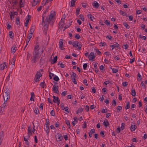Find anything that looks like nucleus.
<instances>
[{
  "label": "nucleus",
  "mask_w": 147,
  "mask_h": 147,
  "mask_svg": "<svg viewBox=\"0 0 147 147\" xmlns=\"http://www.w3.org/2000/svg\"><path fill=\"white\" fill-rule=\"evenodd\" d=\"M33 57L31 59V61L35 63L37 62V59H38L40 57L39 53L33 52Z\"/></svg>",
  "instance_id": "nucleus-2"
},
{
  "label": "nucleus",
  "mask_w": 147,
  "mask_h": 147,
  "mask_svg": "<svg viewBox=\"0 0 147 147\" xmlns=\"http://www.w3.org/2000/svg\"><path fill=\"white\" fill-rule=\"evenodd\" d=\"M83 83L85 84L86 86H87L88 85V84L87 83V81L86 80L84 79L83 81Z\"/></svg>",
  "instance_id": "nucleus-63"
},
{
  "label": "nucleus",
  "mask_w": 147,
  "mask_h": 147,
  "mask_svg": "<svg viewBox=\"0 0 147 147\" xmlns=\"http://www.w3.org/2000/svg\"><path fill=\"white\" fill-rule=\"evenodd\" d=\"M5 62H4L2 64H1L0 65V69L2 70L5 69V67H7V65H6L5 64Z\"/></svg>",
  "instance_id": "nucleus-17"
},
{
  "label": "nucleus",
  "mask_w": 147,
  "mask_h": 147,
  "mask_svg": "<svg viewBox=\"0 0 147 147\" xmlns=\"http://www.w3.org/2000/svg\"><path fill=\"white\" fill-rule=\"evenodd\" d=\"M10 76V73H9L8 74V76L7 77L6 79H5V81H6L7 82H8L9 80Z\"/></svg>",
  "instance_id": "nucleus-52"
},
{
  "label": "nucleus",
  "mask_w": 147,
  "mask_h": 147,
  "mask_svg": "<svg viewBox=\"0 0 147 147\" xmlns=\"http://www.w3.org/2000/svg\"><path fill=\"white\" fill-rule=\"evenodd\" d=\"M130 107V103L129 102H127L126 103V106L125 107V109H129Z\"/></svg>",
  "instance_id": "nucleus-30"
},
{
  "label": "nucleus",
  "mask_w": 147,
  "mask_h": 147,
  "mask_svg": "<svg viewBox=\"0 0 147 147\" xmlns=\"http://www.w3.org/2000/svg\"><path fill=\"white\" fill-rule=\"evenodd\" d=\"M83 111V109L82 108H80L78 109V110L76 111V113L78 114L79 113L82 112Z\"/></svg>",
  "instance_id": "nucleus-29"
},
{
  "label": "nucleus",
  "mask_w": 147,
  "mask_h": 147,
  "mask_svg": "<svg viewBox=\"0 0 147 147\" xmlns=\"http://www.w3.org/2000/svg\"><path fill=\"white\" fill-rule=\"evenodd\" d=\"M31 56V54L28 52V53L27 56V59H29Z\"/></svg>",
  "instance_id": "nucleus-62"
},
{
  "label": "nucleus",
  "mask_w": 147,
  "mask_h": 147,
  "mask_svg": "<svg viewBox=\"0 0 147 147\" xmlns=\"http://www.w3.org/2000/svg\"><path fill=\"white\" fill-rule=\"evenodd\" d=\"M57 56L55 57L52 60V61L53 62V63H54L57 62Z\"/></svg>",
  "instance_id": "nucleus-42"
},
{
  "label": "nucleus",
  "mask_w": 147,
  "mask_h": 147,
  "mask_svg": "<svg viewBox=\"0 0 147 147\" xmlns=\"http://www.w3.org/2000/svg\"><path fill=\"white\" fill-rule=\"evenodd\" d=\"M137 128L136 126L135 125H132L130 128L131 130V131H134Z\"/></svg>",
  "instance_id": "nucleus-23"
},
{
  "label": "nucleus",
  "mask_w": 147,
  "mask_h": 147,
  "mask_svg": "<svg viewBox=\"0 0 147 147\" xmlns=\"http://www.w3.org/2000/svg\"><path fill=\"white\" fill-rule=\"evenodd\" d=\"M123 24L124 26L127 29H129V26L127 23H124Z\"/></svg>",
  "instance_id": "nucleus-41"
},
{
  "label": "nucleus",
  "mask_w": 147,
  "mask_h": 147,
  "mask_svg": "<svg viewBox=\"0 0 147 147\" xmlns=\"http://www.w3.org/2000/svg\"><path fill=\"white\" fill-rule=\"evenodd\" d=\"M39 43H37L34 46V52L39 53Z\"/></svg>",
  "instance_id": "nucleus-10"
},
{
  "label": "nucleus",
  "mask_w": 147,
  "mask_h": 147,
  "mask_svg": "<svg viewBox=\"0 0 147 147\" xmlns=\"http://www.w3.org/2000/svg\"><path fill=\"white\" fill-rule=\"evenodd\" d=\"M75 38L77 39H79L80 38V37L79 34H76L75 35Z\"/></svg>",
  "instance_id": "nucleus-57"
},
{
  "label": "nucleus",
  "mask_w": 147,
  "mask_h": 147,
  "mask_svg": "<svg viewBox=\"0 0 147 147\" xmlns=\"http://www.w3.org/2000/svg\"><path fill=\"white\" fill-rule=\"evenodd\" d=\"M105 23L106 25H108L110 26V22L108 20H106Z\"/></svg>",
  "instance_id": "nucleus-47"
},
{
  "label": "nucleus",
  "mask_w": 147,
  "mask_h": 147,
  "mask_svg": "<svg viewBox=\"0 0 147 147\" xmlns=\"http://www.w3.org/2000/svg\"><path fill=\"white\" fill-rule=\"evenodd\" d=\"M44 129L45 131H46L47 134H49L50 130V128L49 125H46L44 127Z\"/></svg>",
  "instance_id": "nucleus-16"
},
{
  "label": "nucleus",
  "mask_w": 147,
  "mask_h": 147,
  "mask_svg": "<svg viewBox=\"0 0 147 147\" xmlns=\"http://www.w3.org/2000/svg\"><path fill=\"white\" fill-rule=\"evenodd\" d=\"M53 102L55 103H56L57 102H58L59 98L58 97H56L55 96H53Z\"/></svg>",
  "instance_id": "nucleus-19"
},
{
  "label": "nucleus",
  "mask_w": 147,
  "mask_h": 147,
  "mask_svg": "<svg viewBox=\"0 0 147 147\" xmlns=\"http://www.w3.org/2000/svg\"><path fill=\"white\" fill-rule=\"evenodd\" d=\"M111 47L112 50H113L115 47L118 48L119 47V45L117 42H115L113 45L110 46Z\"/></svg>",
  "instance_id": "nucleus-15"
},
{
  "label": "nucleus",
  "mask_w": 147,
  "mask_h": 147,
  "mask_svg": "<svg viewBox=\"0 0 147 147\" xmlns=\"http://www.w3.org/2000/svg\"><path fill=\"white\" fill-rule=\"evenodd\" d=\"M28 136L26 138L24 136V140L25 141H27L28 140V138L30 137V135H31L32 134V131H31V128L30 127H28Z\"/></svg>",
  "instance_id": "nucleus-5"
},
{
  "label": "nucleus",
  "mask_w": 147,
  "mask_h": 147,
  "mask_svg": "<svg viewBox=\"0 0 147 147\" xmlns=\"http://www.w3.org/2000/svg\"><path fill=\"white\" fill-rule=\"evenodd\" d=\"M88 58L91 61H93L94 59L95 58V55L94 52H91L89 56H88Z\"/></svg>",
  "instance_id": "nucleus-8"
},
{
  "label": "nucleus",
  "mask_w": 147,
  "mask_h": 147,
  "mask_svg": "<svg viewBox=\"0 0 147 147\" xmlns=\"http://www.w3.org/2000/svg\"><path fill=\"white\" fill-rule=\"evenodd\" d=\"M64 22L62 20H61L59 23V28H62L64 25Z\"/></svg>",
  "instance_id": "nucleus-14"
},
{
  "label": "nucleus",
  "mask_w": 147,
  "mask_h": 147,
  "mask_svg": "<svg viewBox=\"0 0 147 147\" xmlns=\"http://www.w3.org/2000/svg\"><path fill=\"white\" fill-rule=\"evenodd\" d=\"M88 18L90 19L91 21H93V20L92 19V18H94V17H92V15L90 13H89L88 14Z\"/></svg>",
  "instance_id": "nucleus-31"
},
{
  "label": "nucleus",
  "mask_w": 147,
  "mask_h": 147,
  "mask_svg": "<svg viewBox=\"0 0 147 147\" xmlns=\"http://www.w3.org/2000/svg\"><path fill=\"white\" fill-rule=\"evenodd\" d=\"M16 23L17 24H20V19L19 18H17L16 19Z\"/></svg>",
  "instance_id": "nucleus-51"
},
{
  "label": "nucleus",
  "mask_w": 147,
  "mask_h": 147,
  "mask_svg": "<svg viewBox=\"0 0 147 147\" xmlns=\"http://www.w3.org/2000/svg\"><path fill=\"white\" fill-rule=\"evenodd\" d=\"M43 69H41L39 70L37 72L34 79V82H37L39 81L40 77L42 76L41 72H43Z\"/></svg>",
  "instance_id": "nucleus-1"
},
{
  "label": "nucleus",
  "mask_w": 147,
  "mask_h": 147,
  "mask_svg": "<svg viewBox=\"0 0 147 147\" xmlns=\"http://www.w3.org/2000/svg\"><path fill=\"white\" fill-rule=\"evenodd\" d=\"M103 124L105 127H107L109 125V123L107 120H105L103 122Z\"/></svg>",
  "instance_id": "nucleus-21"
},
{
  "label": "nucleus",
  "mask_w": 147,
  "mask_h": 147,
  "mask_svg": "<svg viewBox=\"0 0 147 147\" xmlns=\"http://www.w3.org/2000/svg\"><path fill=\"white\" fill-rule=\"evenodd\" d=\"M80 11V8H78L76 9V13L77 15H78L79 13V12Z\"/></svg>",
  "instance_id": "nucleus-55"
},
{
  "label": "nucleus",
  "mask_w": 147,
  "mask_h": 147,
  "mask_svg": "<svg viewBox=\"0 0 147 147\" xmlns=\"http://www.w3.org/2000/svg\"><path fill=\"white\" fill-rule=\"evenodd\" d=\"M16 50V48L15 46H13V47L11 49V51L12 52L14 53Z\"/></svg>",
  "instance_id": "nucleus-33"
},
{
  "label": "nucleus",
  "mask_w": 147,
  "mask_h": 147,
  "mask_svg": "<svg viewBox=\"0 0 147 147\" xmlns=\"http://www.w3.org/2000/svg\"><path fill=\"white\" fill-rule=\"evenodd\" d=\"M15 60V58L13 57V58H12L10 60V63L12 65H14Z\"/></svg>",
  "instance_id": "nucleus-20"
},
{
  "label": "nucleus",
  "mask_w": 147,
  "mask_h": 147,
  "mask_svg": "<svg viewBox=\"0 0 147 147\" xmlns=\"http://www.w3.org/2000/svg\"><path fill=\"white\" fill-rule=\"evenodd\" d=\"M125 124L124 123H122L121 124V129L123 130L125 128Z\"/></svg>",
  "instance_id": "nucleus-44"
},
{
  "label": "nucleus",
  "mask_w": 147,
  "mask_h": 147,
  "mask_svg": "<svg viewBox=\"0 0 147 147\" xmlns=\"http://www.w3.org/2000/svg\"><path fill=\"white\" fill-rule=\"evenodd\" d=\"M40 1V0H33V1L32 2V6L34 7L38 3H39Z\"/></svg>",
  "instance_id": "nucleus-12"
},
{
  "label": "nucleus",
  "mask_w": 147,
  "mask_h": 147,
  "mask_svg": "<svg viewBox=\"0 0 147 147\" xmlns=\"http://www.w3.org/2000/svg\"><path fill=\"white\" fill-rule=\"evenodd\" d=\"M55 12L54 11H51V12L50 15L48 19L47 18L46 20V22L48 24H49L51 21L53 20L54 16L55 15Z\"/></svg>",
  "instance_id": "nucleus-4"
},
{
  "label": "nucleus",
  "mask_w": 147,
  "mask_h": 147,
  "mask_svg": "<svg viewBox=\"0 0 147 147\" xmlns=\"http://www.w3.org/2000/svg\"><path fill=\"white\" fill-rule=\"evenodd\" d=\"M76 1L74 0H71V7H74L75 5Z\"/></svg>",
  "instance_id": "nucleus-34"
},
{
  "label": "nucleus",
  "mask_w": 147,
  "mask_h": 147,
  "mask_svg": "<svg viewBox=\"0 0 147 147\" xmlns=\"http://www.w3.org/2000/svg\"><path fill=\"white\" fill-rule=\"evenodd\" d=\"M63 109L65 110L66 111L69 113V112L68 111V108L67 107H64Z\"/></svg>",
  "instance_id": "nucleus-48"
},
{
  "label": "nucleus",
  "mask_w": 147,
  "mask_h": 147,
  "mask_svg": "<svg viewBox=\"0 0 147 147\" xmlns=\"http://www.w3.org/2000/svg\"><path fill=\"white\" fill-rule=\"evenodd\" d=\"M67 91H64L62 92L61 94L63 96H65L67 94Z\"/></svg>",
  "instance_id": "nucleus-59"
},
{
  "label": "nucleus",
  "mask_w": 147,
  "mask_h": 147,
  "mask_svg": "<svg viewBox=\"0 0 147 147\" xmlns=\"http://www.w3.org/2000/svg\"><path fill=\"white\" fill-rule=\"evenodd\" d=\"M73 45V47L76 48L77 49L80 50L81 49L82 45L78 41L74 42V44Z\"/></svg>",
  "instance_id": "nucleus-7"
},
{
  "label": "nucleus",
  "mask_w": 147,
  "mask_h": 147,
  "mask_svg": "<svg viewBox=\"0 0 147 147\" xmlns=\"http://www.w3.org/2000/svg\"><path fill=\"white\" fill-rule=\"evenodd\" d=\"M59 48L60 49L62 50H64V48L63 47V39H60L59 42Z\"/></svg>",
  "instance_id": "nucleus-9"
},
{
  "label": "nucleus",
  "mask_w": 147,
  "mask_h": 147,
  "mask_svg": "<svg viewBox=\"0 0 147 147\" xmlns=\"http://www.w3.org/2000/svg\"><path fill=\"white\" fill-rule=\"evenodd\" d=\"M71 80L72 82L75 84H77V82L76 81V79L75 78H71Z\"/></svg>",
  "instance_id": "nucleus-56"
},
{
  "label": "nucleus",
  "mask_w": 147,
  "mask_h": 147,
  "mask_svg": "<svg viewBox=\"0 0 147 147\" xmlns=\"http://www.w3.org/2000/svg\"><path fill=\"white\" fill-rule=\"evenodd\" d=\"M58 65H60V67L62 68H63L65 67L64 65L62 63H61L60 62L58 63Z\"/></svg>",
  "instance_id": "nucleus-38"
},
{
  "label": "nucleus",
  "mask_w": 147,
  "mask_h": 147,
  "mask_svg": "<svg viewBox=\"0 0 147 147\" xmlns=\"http://www.w3.org/2000/svg\"><path fill=\"white\" fill-rule=\"evenodd\" d=\"M57 82H55V84L53 85V87L52 88V90L54 91L56 93L59 94V92L58 90V86L57 85Z\"/></svg>",
  "instance_id": "nucleus-6"
},
{
  "label": "nucleus",
  "mask_w": 147,
  "mask_h": 147,
  "mask_svg": "<svg viewBox=\"0 0 147 147\" xmlns=\"http://www.w3.org/2000/svg\"><path fill=\"white\" fill-rule=\"evenodd\" d=\"M92 5L95 8H97L99 6V4L96 1H94L92 3Z\"/></svg>",
  "instance_id": "nucleus-18"
},
{
  "label": "nucleus",
  "mask_w": 147,
  "mask_h": 147,
  "mask_svg": "<svg viewBox=\"0 0 147 147\" xmlns=\"http://www.w3.org/2000/svg\"><path fill=\"white\" fill-rule=\"evenodd\" d=\"M100 133L101 136H102V137H105V134L103 131H100Z\"/></svg>",
  "instance_id": "nucleus-64"
},
{
  "label": "nucleus",
  "mask_w": 147,
  "mask_h": 147,
  "mask_svg": "<svg viewBox=\"0 0 147 147\" xmlns=\"http://www.w3.org/2000/svg\"><path fill=\"white\" fill-rule=\"evenodd\" d=\"M76 74L73 72H72V74H71V78H76Z\"/></svg>",
  "instance_id": "nucleus-26"
},
{
  "label": "nucleus",
  "mask_w": 147,
  "mask_h": 147,
  "mask_svg": "<svg viewBox=\"0 0 147 147\" xmlns=\"http://www.w3.org/2000/svg\"><path fill=\"white\" fill-rule=\"evenodd\" d=\"M131 94L133 96H135L136 95V92L134 89L132 88L131 90Z\"/></svg>",
  "instance_id": "nucleus-22"
},
{
  "label": "nucleus",
  "mask_w": 147,
  "mask_h": 147,
  "mask_svg": "<svg viewBox=\"0 0 147 147\" xmlns=\"http://www.w3.org/2000/svg\"><path fill=\"white\" fill-rule=\"evenodd\" d=\"M5 101H4V102L1 106V108L4 109V108L6 106V104L5 103Z\"/></svg>",
  "instance_id": "nucleus-36"
},
{
  "label": "nucleus",
  "mask_w": 147,
  "mask_h": 147,
  "mask_svg": "<svg viewBox=\"0 0 147 147\" xmlns=\"http://www.w3.org/2000/svg\"><path fill=\"white\" fill-rule=\"evenodd\" d=\"M112 70L113 73H115L117 72L118 71L117 69H115L114 68H111Z\"/></svg>",
  "instance_id": "nucleus-43"
},
{
  "label": "nucleus",
  "mask_w": 147,
  "mask_h": 147,
  "mask_svg": "<svg viewBox=\"0 0 147 147\" xmlns=\"http://www.w3.org/2000/svg\"><path fill=\"white\" fill-rule=\"evenodd\" d=\"M119 13L121 15H122L123 16H127V14L125 12H124L122 10H120Z\"/></svg>",
  "instance_id": "nucleus-27"
},
{
  "label": "nucleus",
  "mask_w": 147,
  "mask_h": 147,
  "mask_svg": "<svg viewBox=\"0 0 147 147\" xmlns=\"http://www.w3.org/2000/svg\"><path fill=\"white\" fill-rule=\"evenodd\" d=\"M117 109L118 111H119L122 109V108L121 106H118L117 107Z\"/></svg>",
  "instance_id": "nucleus-40"
},
{
  "label": "nucleus",
  "mask_w": 147,
  "mask_h": 147,
  "mask_svg": "<svg viewBox=\"0 0 147 147\" xmlns=\"http://www.w3.org/2000/svg\"><path fill=\"white\" fill-rule=\"evenodd\" d=\"M20 5V7H23V3L22 2V0H20L19 3Z\"/></svg>",
  "instance_id": "nucleus-50"
},
{
  "label": "nucleus",
  "mask_w": 147,
  "mask_h": 147,
  "mask_svg": "<svg viewBox=\"0 0 147 147\" xmlns=\"http://www.w3.org/2000/svg\"><path fill=\"white\" fill-rule=\"evenodd\" d=\"M140 86H142L144 88H145V85L143 81H142L140 84Z\"/></svg>",
  "instance_id": "nucleus-61"
},
{
  "label": "nucleus",
  "mask_w": 147,
  "mask_h": 147,
  "mask_svg": "<svg viewBox=\"0 0 147 147\" xmlns=\"http://www.w3.org/2000/svg\"><path fill=\"white\" fill-rule=\"evenodd\" d=\"M128 83L127 82H125L122 83V85L123 86H126L128 85Z\"/></svg>",
  "instance_id": "nucleus-54"
},
{
  "label": "nucleus",
  "mask_w": 147,
  "mask_h": 147,
  "mask_svg": "<svg viewBox=\"0 0 147 147\" xmlns=\"http://www.w3.org/2000/svg\"><path fill=\"white\" fill-rule=\"evenodd\" d=\"M13 32H12L11 31L9 32V36L11 38H13L14 37L13 35Z\"/></svg>",
  "instance_id": "nucleus-35"
},
{
  "label": "nucleus",
  "mask_w": 147,
  "mask_h": 147,
  "mask_svg": "<svg viewBox=\"0 0 147 147\" xmlns=\"http://www.w3.org/2000/svg\"><path fill=\"white\" fill-rule=\"evenodd\" d=\"M85 109L86 111H88L89 109V106L86 105L85 107Z\"/></svg>",
  "instance_id": "nucleus-60"
},
{
  "label": "nucleus",
  "mask_w": 147,
  "mask_h": 147,
  "mask_svg": "<svg viewBox=\"0 0 147 147\" xmlns=\"http://www.w3.org/2000/svg\"><path fill=\"white\" fill-rule=\"evenodd\" d=\"M116 104V102L115 100H113L112 101V105L114 106H115Z\"/></svg>",
  "instance_id": "nucleus-58"
},
{
  "label": "nucleus",
  "mask_w": 147,
  "mask_h": 147,
  "mask_svg": "<svg viewBox=\"0 0 147 147\" xmlns=\"http://www.w3.org/2000/svg\"><path fill=\"white\" fill-rule=\"evenodd\" d=\"M56 138L57 139V141H61L63 139L62 136L60 134H58L56 136Z\"/></svg>",
  "instance_id": "nucleus-11"
},
{
  "label": "nucleus",
  "mask_w": 147,
  "mask_h": 147,
  "mask_svg": "<svg viewBox=\"0 0 147 147\" xmlns=\"http://www.w3.org/2000/svg\"><path fill=\"white\" fill-rule=\"evenodd\" d=\"M45 3H45V4H42L38 8V9H37V10L38 11H40L41 10V9H42V6H43L45 5Z\"/></svg>",
  "instance_id": "nucleus-32"
},
{
  "label": "nucleus",
  "mask_w": 147,
  "mask_h": 147,
  "mask_svg": "<svg viewBox=\"0 0 147 147\" xmlns=\"http://www.w3.org/2000/svg\"><path fill=\"white\" fill-rule=\"evenodd\" d=\"M32 33H30L28 34V36L27 38L26 39L27 40H30L31 38L32 37Z\"/></svg>",
  "instance_id": "nucleus-24"
},
{
  "label": "nucleus",
  "mask_w": 147,
  "mask_h": 147,
  "mask_svg": "<svg viewBox=\"0 0 147 147\" xmlns=\"http://www.w3.org/2000/svg\"><path fill=\"white\" fill-rule=\"evenodd\" d=\"M44 104L42 103L40 104V105L39 108L41 110H42L43 109V106Z\"/></svg>",
  "instance_id": "nucleus-49"
},
{
  "label": "nucleus",
  "mask_w": 147,
  "mask_h": 147,
  "mask_svg": "<svg viewBox=\"0 0 147 147\" xmlns=\"http://www.w3.org/2000/svg\"><path fill=\"white\" fill-rule=\"evenodd\" d=\"M53 79L55 81H58L59 80V78L57 76H55Z\"/></svg>",
  "instance_id": "nucleus-37"
},
{
  "label": "nucleus",
  "mask_w": 147,
  "mask_h": 147,
  "mask_svg": "<svg viewBox=\"0 0 147 147\" xmlns=\"http://www.w3.org/2000/svg\"><path fill=\"white\" fill-rule=\"evenodd\" d=\"M50 114L52 116H54L55 115V112L53 110H52L50 112Z\"/></svg>",
  "instance_id": "nucleus-53"
},
{
  "label": "nucleus",
  "mask_w": 147,
  "mask_h": 147,
  "mask_svg": "<svg viewBox=\"0 0 147 147\" xmlns=\"http://www.w3.org/2000/svg\"><path fill=\"white\" fill-rule=\"evenodd\" d=\"M35 29V26H32L31 28H30V32L32 33H33L34 32Z\"/></svg>",
  "instance_id": "nucleus-25"
},
{
  "label": "nucleus",
  "mask_w": 147,
  "mask_h": 147,
  "mask_svg": "<svg viewBox=\"0 0 147 147\" xmlns=\"http://www.w3.org/2000/svg\"><path fill=\"white\" fill-rule=\"evenodd\" d=\"M49 24H48L47 23H46V24H45L43 27V31L44 32H45L46 34L47 33V28L48 25Z\"/></svg>",
  "instance_id": "nucleus-13"
},
{
  "label": "nucleus",
  "mask_w": 147,
  "mask_h": 147,
  "mask_svg": "<svg viewBox=\"0 0 147 147\" xmlns=\"http://www.w3.org/2000/svg\"><path fill=\"white\" fill-rule=\"evenodd\" d=\"M106 45V43L104 42H101L99 44V46H104Z\"/></svg>",
  "instance_id": "nucleus-45"
},
{
  "label": "nucleus",
  "mask_w": 147,
  "mask_h": 147,
  "mask_svg": "<svg viewBox=\"0 0 147 147\" xmlns=\"http://www.w3.org/2000/svg\"><path fill=\"white\" fill-rule=\"evenodd\" d=\"M34 113L36 114H37L39 113V111L37 107H36L34 111Z\"/></svg>",
  "instance_id": "nucleus-39"
},
{
  "label": "nucleus",
  "mask_w": 147,
  "mask_h": 147,
  "mask_svg": "<svg viewBox=\"0 0 147 147\" xmlns=\"http://www.w3.org/2000/svg\"><path fill=\"white\" fill-rule=\"evenodd\" d=\"M8 88H6L5 89L4 92L5 93L3 95L4 101L6 102L7 100L9 98V92Z\"/></svg>",
  "instance_id": "nucleus-3"
},
{
  "label": "nucleus",
  "mask_w": 147,
  "mask_h": 147,
  "mask_svg": "<svg viewBox=\"0 0 147 147\" xmlns=\"http://www.w3.org/2000/svg\"><path fill=\"white\" fill-rule=\"evenodd\" d=\"M4 113L3 109H2L1 108L0 109V115H1L2 114H4Z\"/></svg>",
  "instance_id": "nucleus-46"
},
{
  "label": "nucleus",
  "mask_w": 147,
  "mask_h": 147,
  "mask_svg": "<svg viewBox=\"0 0 147 147\" xmlns=\"http://www.w3.org/2000/svg\"><path fill=\"white\" fill-rule=\"evenodd\" d=\"M40 86L43 88H44L45 86H46V84H45V82L44 81L40 83Z\"/></svg>",
  "instance_id": "nucleus-28"
}]
</instances>
